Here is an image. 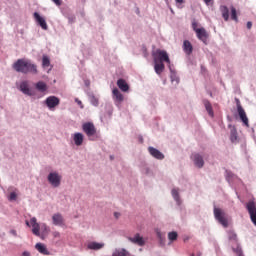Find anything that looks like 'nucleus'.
I'll return each instance as SVG.
<instances>
[{"instance_id": "9d476101", "label": "nucleus", "mask_w": 256, "mask_h": 256, "mask_svg": "<svg viewBox=\"0 0 256 256\" xmlns=\"http://www.w3.org/2000/svg\"><path fill=\"white\" fill-rule=\"evenodd\" d=\"M112 98L115 101V103H117V105H121L122 102L125 100V97L117 88H114L112 90Z\"/></svg>"}, {"instance_id": "09e8293b", "label": "nucleus", "mask_w": 256, "mask_h": 256, "mask_svg": "<svg viewBox=\"0 0 256 256\" xmlns=\"http://www.w3.org/2000/svg\"><path fill=\"white\" fill-rule=\"evenodd\" d=\"M191 256H195V254H192Z\"/></svg>"}, {"instance_id": "79ce46f5", "label": "nucleus", "mask_w": 256, "mask_h": 256, "mask_svg": "<svg viewBox=\"0 0 256 256\" xmlns=\"http://www.w3.org/2000/svg\"><path fill=\"white\" fill-rule=\"evenodd\" d=\"M11 235H13L14 237H17V231L16 230H10Z\"/></svg>"}, {"instance_id": "e433bc0d", "label": "nucleus", "mask_w": 256, "mask_h": 256, "mask_svg": "<svg viewBox=\"0 0 256 256\" xmlns=\"http://www.w3.org/2000/svg\"><path fill=\"white\" fill-rule=\"evenodd\" d=\"M52 1L53 3H55V5H57L58 7H61V4H62L61 0H52Z\"/></svg>"}, {"instance_id": "a19ab883", "label": "nucleus", "mask_w": 256, "mask_h": 256, "mask_svg": "<svg viewBox=\"0 0 256 256\" xmlns=\"http://www.w3.org/2000/svg\"><path fill=\"white\" fill-rule=\"evenodd\" d=\"M246 27L247 29H251L253 27V23L251 21H248Z\"/></svg>"}, {"instance_id": "de8ad7c7", "label": "nucleus", "mask_w": 256, "mask_h": 256, "mask_svg": "<svg viewBox=\"0 0 256 256\" xmlns=\"http://www.w3.org/2000/svg\"><path fill=\"white\" fill-rule=\"evenodd\" d=\"M26 225H27L28 227H30V225H29V221H26Z\"/></svg>"}, {"instance_id": "9b49d317", "label": "nucleus", "mask_w": 256, "mask_h": 256, "mask_svg": "<svg viewBox=\"0 0 256 256\" xmlns=\"http://www.w3.org/2000/svg\"><path fill=\"white\" fill-rule=\"evenodd\" d=\"M192 161L194 162V165L198 167V169H201L203 165H205V161L203 160V156L200 154H192L191 156Z\"/></svg>"}, {"instance_id": "2eb2a0df", "label": "nucleus", "mask_w": 256, "mask_h": 256, "mask_svg": "<svg viewBox=\"0 0 256 256\" xmlns=\"http://www.w3.org/2000/svg\"><path fill=\"white\" fill-rule=\"evenodd\" d=\"M30 223L32 225V233L37 237H39L40 235L39 230L41 229V226L39 225V223H37V218L35 217L31 218Z\"/></svg>"}, {"instance_id": "4c0bfd02", "label": "nucleus", "mask_w": 256, "mask_h": 256, "mask_svg": "<svg viewBox=\"0 0 256 256\" xmlns=\"http://www.w3.org/2000/svg\"><path fill=\"white\" fill-rule=\"evenodd\" d=\"M197 26H198L197 22H193V23H192V27H193V30H194L195 32L197 31V29H200V28H197Z\"/></svg>"}, {"instance_id": "20e7f679", "label": "nucleus", "mask_w": 256, "mask_h": 256, "mask_svg": "<svg viewBox=\"0 0 256 256\" xmlns=\"http://www.w3.org/2000/svg\"><path fill=\"white\" fill-rule=\"evenodd\" d=\"M235 101H236L237 113L242 123L245 125V127H249V118L247 117V113H245V109H243V106H241V101L239 100V98H236Z\"/></svg>"}, {"instance_id": "0eeeda50", "label": "nucleus", "mask_w": 256, "mask_h": 256, "mask_svg": "<svg viewBox=\"0 0 256 256\" xmlns=\"http://www.w3.org/2000/svg\"><path fill=\"white\" fill-rule=\"evenodd\" d=\"M246 209L250 215L252 223L256 226V206L255 202L250 201L246 204Z\"/></svg>"}, {"instance_id": "7c9ffc66", "label": "nucleus", "mask_w": 256, "mask_h": 256, "mask_svg": "<svg viewBox=\"0 0 256 256\" xmlns=\"http://www.w3.org/2000/svg\"><path fill=\"white\" fill-rule=\"evenodd\" d=\"M230 141L235 143L237 141V129L233 128L230 132Z\"/></svg>"}, {"instance_id": "bb28decb", "label": "nucleus", "mask_w": 256, "mask_h": 256, "mask_svg": "<svg viewBox=\"0 0 256 256\" xmlns=\"http://www.w3.org/2000/svg\"><path fill=\"white\" fill-rule=\"evenodd\" d=\"M112 256H129V252L125 250L124 248L116 249Z\"/></svg>"}, {"instance_id": "1a4fd4ad", "label": "nucleus", "mask_w": 256, "mask_h": 256, "mask_svg": "<svg viewBox=\"0 0 256 256\" xmlns=\"http://www.w3.org/2000/svg\"><path fill=\"white\" fill-rule=\"evenodd\" d=\"M45 103L49 109H55L61 103V100L57 96H49L46 98Z\"/></svg>"}, {"instance_id": "49530a36", "label": "nucleus", "mask_w": 256, "mask_h": 256, "mask_svg": "<svg viewBox=\"0 0 256 256\" xmlns=\"http://www.w3.org/2000/svg\"><path fill=\"white\" fill-rule=\"evenodd\" d=\"M115 217H119V213L115 212L114 213Z\"/></svg>"}, {"instance_id": "c03bdc74", "label": "nucleus", "mask_w": 256, "mask_h": 256, "mask_svg": "<svg viewBox=\"0 0 256 256\" xmlns=\"http://www.w3.org/2000/svg\"><path fill=\"white\" fill-rule=\"evenodd\" d=\"M76 103H78L81 106V108L83 109V103L81 102V100L76 99Z\"/></svg>"}, {"instance_id": "ddd939ff", "label": "nucleus", "mask_w": 256, "mask_h": 256, "mask_svg": "<svg viewBox=\"0 0 256 256\" xmlns=\"http://www.w3.org/2000/svg\"><path fill=\"white\" fill-rule=\"evenodd\" d=\"M34 19L36 20V23H38L40 27L44 29V31H47L48 29L47 22L43 17H41V15H39V13L37 12L34 13Z\"/></svg>"}, {"instance_id": "b1692460", "label": "nucleus", "mask_w": 256, "mask_h": 256, "mask_svg": "<svg viewBox=\"0 0 256 256\" xmlns=\"http://www.w3.org/2000/svg\"><path fill=\"white\" fill-rule=\"evenodd\" d=\"M220 13L224 21H229V8L225 5L220 6Z\"/></svg>"}, {"instance_id": "4be33fe9", "label": "nucleus", "mask_w": 256, "mask_h": 256, "mask_svg": "<svg viewBox=\"0 0 256 256\" xmlns=\"http://www.w3.org/2000/svg\"><path fill=\"white\" fill-rule=\"evenodd\" d=\"M35 87L37 89V91H39V93H46L47 89H49L47 87V83L43 82V81H39L35 84Z\"/></svg>"}, {"instance_id": "6e6552de", "label": "nucleus", "mask_w": 256, "mask_h": 256, "mask_svg": "<svg viewBox=\"0 0 256 256\" xmlns=\"http://www.w3.org/2000/svg\"><path fill=\"white\" fill-rule=\"evenodd\" d=\"M127 239L130 243L138 245V247H143L145 245V239L139 233H136L133 237L128 236Z\"/></svg>"}, {"instance_id": "f8f14e48", "label": "nucleus", "mask_w": 256, "mask_h": 256, "mask_svg": "<svg viewBox=\"0 0 256 256\" xmlns=\"http://www.w3.org/2000/svg\"><path fill=\"white\" fill-rule=\"evenodd\" d=\"M20 91L24 93V95H28L29 97H33V91L29 88V82L23 81L20 83Z\"/></svg>"}, {"instance_id": "f3484780", "label": "nucleus", "mask_w": 256, "mask_h": 256, "mask_svg": "<svg viewBox=\"0 0 256 256\" xmlns=\"http://www.w3.org/2000/svg\"><path fill=\"white\" fill-rule=\"evenodd\" d=\"M84 139H85V136H83V134L80 132H76L73 135V141L77 147H81V145H83Z\"/></svg>"}, {"instance_id": "c85d7f7f", "label": "nucleus", "mask_w": 256, "mask_h": 256, "mask_svg": "<svg viewBox=\"0 0 256 256\" xmlns=\"http://www.w3.org/2000/svg\"><path fill=\"white\" fill-rule=\"evenodd\" d=\"M228 239L230 243H234V245H237V234L233 231L228 232Z\"/></svg>"}, {"instance_id": "c9c22d12", "label": "nucleus", "mask_w": 256, "mask_h": 256, "mask_svg": "<svg viewBox=\"0 0 256 256\" xmlns=\"http://www.w3.org/2000/svg\"><path fill=\"white\" fill-rule=\"evenodd\" d=\"M171 81L172 82H176V83H179V77H177V75L175 73H173L171 75Z\"/></svg>"}, {"instance_id": "ea45409f", "label": "nucleus", "mask_w": 256, "mask_h": 256, "mask_svg": "<svg viewBox=\"0 0 256 256\" xmlns=\"http://www.w3.org/2000/svg\"><path fill=\"white\" fill-rule=\"evenodd\" d=\"M53 237L59 238V237H61V233L55 231V232H53Z\"/></svg>"}, {"instance_id": "5701e85b", "label": "nucleus", "mask_w": 256, "mask_h": 256, "mask_svg": "<svg viewBox=\"0 0 256 256\" xmlns=\"http://www.w3.org/2000/svg\"><path fill=\"white\" fill-rule=\"evenodd\" d=\"M154 70L157 75H161L165 71V64L163 62H154Z\"/></svg>"}, {"instance_id": "dca6fc26", "label": "nucleus", "mask_w": 256, "mask_h": 256, "mask_svg": "<svg viewBox=\"0 0 256 256\" xmlns=\"http://www.w3.org/2000/svg\"><path fill=\"white\" fill-rule=\"evenodd\" d=\"M103 247H105V243L89 242L87 244V249H90V251H100Z\"/></svg>"}, {"instance_id": "7ed1b4c3", "label": "nucleus", "mask_w": 256, "mask_h": 256, "mask_svg": "<svg viewBox=\"0 0 256 256\" xmlns=\"http://www.w3.org/2000/svg\"><path fill=\"white\" fill-rule=\"evenodd\" d=\"M214 217L221 225L229 227V221L227 220V216L223 209L214 207Z\"/></svg>"}, {"instance_id": "f257e3e1", "label": "nucleus", "mask_w": 256, "mask_h": 256, "mask_svg": "<svg viewBox=\"0 0 256 256\" xmlns=\"http://www.w3.org/2000/svg\"><path fill=\"white\" fill-rule=\"evenodd\" d=\"M13 69H15L17 73H23L24 75H27V73L37 75V65L32 63L31 60H27L25 58L18 59L13 64Z\"/></svg>"}, {"instance_id": "412c9836", "label": "nucleus", "mask_w": 256, "mask_h": 256, "mask_svg": "<svg viewBox=\"0 0 256 256\" xmlns=\"http://www.w3.org/2000/svg\"><path fill=\"white\" fill-rule=\"evenodd\" d=\"M117 85L120 90H122L124 93H127L129 91V84L124 79H118Z\"/></svg>"}, {"instance_id": "37998d69", "label": "nucleus", "mask_w": 256, "mask_h": 256, "mask_svg": "<svg viewBox=\"0 0 256 256\" xmlns=\"http://www.w3.org/2000/svg\"><path fill=\"white\" fill-rule=\"evenodd\" d=\"M176 3H178L179 5H183V3H185V0H175Z\"/></svg>"}, {"instance_id": "a878e982", "label": "nucleus", "mask_w": 256, "mask_h": 256, "mask_svg": "<svg viewBox=\"0 0 256 256\" xmlns=\"http://www.w3.org/2000/svg\"><path fill=\"white\" fill-rule=\"evenodd\" d=\"M203 103L208 115H210V117H213V106L211 105V102H209V100H203Z\"/></svg>"}, {"instance_id": "aec40b11", "label": "nucleus", "mask_w": 256, "mask_h": 256, "mask_svg": "<svg viewBox=\"0 0 256 256\" xmlns=\"http://www.w3.org/2000/svg\"><path fill=\"white\" fill-rule=\"evenodd\" d=\"M183 51L186 53V55H191V53H193V45L191 42H189V40H184Z\"/></svg>"}, {"instance_id": "423d86ee", "label": "nucleus", "mask_w": 256, "mask_h": 256, "mask_svg": "<svg viewBox=\"0 0 256 256\" xmlns=\"http://www.w3.org/2000/svg\"><path fill=\"white\" fill-rule=\"evenodd\" d=\"M48 181L52 187H59L61 185V175L57 172H51L48 175Z\"/></svg>"}, {"instance_id": "f704fd0d", "label": "nucleus", "mask_w": 256, "mask_h": 256, "mask_svg": "<svg viewBox=\"0 0 256 256\" xmlns=\"http://www.w3.org/2000/svg\"><path fill=\"white\" fill-rule=\"evenodd\" d=\"M10 201H17V193L11 192L9 196Z\"/></svg>"}, {"instance_id": "c756f323", "label": "nucleus", "mask_w": 256, "mask_h": 256, "mask_svg": "<svg viewBox=\"0 0 256 256\" xmlns=\"http://www.w3.org/2000/svg\"><path fill=\"white\" fill-rule=\"evenodd\" d=\"M230 11H231L230 17H231L232 21H235L237 23V21H239V18L237 17V9H235V7L231 6Z\"/></svg>"}, {"instance_id": "6ab92c4d", "label": "nucleus", "mask_w": 256, "mask_h": 256, "mask_svg": "<svg viewBox=\"0 0 256 256\" xmlns=\"http://www.w3.org/2000/svg\"><path fill=\"white\" fill-rule=\"evenodd\" d=\"M35 249L41 253V255H51V252L47 249V246L43 243H37Z\"/></svg>"}, {"instance_id": "473e14b6", "label": "nucleus", "mask_w": 256, "mask_h": 256, "mask_svg": "<svg viewBox=\"0 0 256 256\" xmlns=\"http://www.w3.org/2000/svg\"><path fill=\"white\" fill-rule=\"evenodd\" d=\"M51 65V61L49 60L48 56H43L42 58V66L49 67Z\"/></svg>"}, {"instance_id": "72a5a7b5", "label": "nucleus", "mask_w": 256, "mask_h": 256, "mask_svg": "<svg viewBox=\"0 0 256 256\" xmlns=\"http://www.w3.org/2000/svg\"><path fill=\"white\" fill-rule=\"evenodd\" d=\"M178 234L177 232H169L168 239L169 241H177Z\"/></svg>"}, {"instance_id": "a18cd8bd", "label": "nucleus", "mask_w": 256, "mask_h": 256, "mask_svg": "<svg viewBox=\"0 0 256 256\" xmlns=\"http://www.w3.org/2000/svg\"><path fill=\"white\" fill-rule=\"evenodd\" d=\"M22 255L23 256H31V253H29L28 251H24Z\"/></svg>"}, {"instance_id": "2f4dec72", "label": "nucleus", "mask_w": 256, "mask_h": 256, "mask_svg": "<svg viewBox=\"0 0 256 256\" xmlns=\"http://www.w3.org/2000/svg\"><path fill=\"white\" fill-rule=\"evenodd\" d=\"M236 245V248H232V250L234 251V253L237 255V256H243V250H241V247L239 246V243L235 244Z\"/></svg>"}, {"instance_id": "393cba45", "label": "nucleus", "mask_w": 256, "mask_h": 256, "mask_svg": "<svg viewBox=\"0 0 256 256\" xmlns=\"http://www.w3.org/2000/svg\"><path fill=\"white\" fill-rule=\"evenodd\" d=\"M54 225H63V215L56 213L52 216Z\"/></svg>"}, {"instance_id": "58836bf2", "label": "nucleus", "mask_w": 256, "mask_h": 256, "mask_svg": "<svg viewBox=\"0 0 256 256\" xmlns=\"http://www.w3.org/2000/svg\"><path fill=\"white\" fill-rule=\"evenodd\" d=\"M205 5L209 6V5H212L213 3V0H203Z\"/></svg>"}, {"instance_id": "39448f33", "label": "nucleus", "mask_w": 256, "mask_h": 256, "mask_svg": "<svg viewBox=\"0 0 256 256\" xmlns=\"http://www.w3.org/2000/svg\"><path fill=\"white\" fill-rule=\"evenodd\" d=\"M82 131L87 135V137H93L97 133L95 124L93 122H86L82 125Z\"/></svg>"}, {"instance_id": "f03ea898", "label": "nucleus", "mask_w": 256, "mask_h": 256, "mask_svg": "<svg viewBox=\"0 0 256 256\" xmlns=\"http://www.w3.org/2000/svg\"><path fill=\"white\" fill-rule=\"evenodd\" d=\"M152 57L154 59V63H168V65L171 64V60L169 59V54H167V51L157 49L155 52L152 53Z\"/></svg>"}, {"instance_id": "a211bd4d", "label": "nucleus", "mask_w": 256, "mask_h": 256, "mask_svg": "<svg viewBox=\"0 0 256 256\" xmlns=\"http://www.w3.org/2000/svg\"><path fill=\"white\" fill-rule=\"evenodd\" d=\"M195 33L200 41H203V43L207 42V31L205 28L196 29Z\"/></svg>"}, {"instance_id": "4468645a", "label": "nucleus", "mask_w": 256, "mask_h": 256, "mask_svg": "<svg viewBox=\"0 0 256 256\" xmlns=\"http://www.w3.org/2000/svg\"><path fill=\"white\" fill-rule=\"evenodd\" d=\"M148 151L150 153V155H152V157H154L155 159H165V155H163V153H161V151H159L158 149L154 148V147H149Z\"/></svg>"}, {"instance_id": "cd10ccee", "label": "nucleus", "mask_w": 256, "mask_h": 256, "mask_svg": "<svg viewBox=\"0 0 256 256\" xmlns=\"http://www.w3.org/2000/svg\"><path fill=\"white\" fill-rule=\"evenodd\" d=\"M172 197L176 201L178 205H181V197L179 196V190L178 189H172Z\"/></svg>"}]
</instances>
